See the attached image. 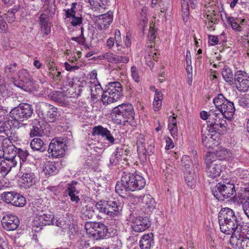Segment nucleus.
Listing matches in <instances>:
<instances>
[{"label": "nucleus", "mask_w": 249, "mask_h": 249, "mask_svg": "<svg viewBox=\"0 0 249 249\" xmlns=\"http://www.w3.org/2000/svg\"><path fill=\"white\" fill-rule=\"evenodd\" d=\"M145 185V179L140 175L129 172L122 173L120 181H118L115 187V191L120 196H124L127 191H135L141 190Z\"/></svg>", "instance_id": "f257e3e1"}, {"label": "nucleus", "mask_w": 249, "mask_h": 249, "mask_svg": "<svg viewBox=\"0 0 249 249\" xmlns=\"http://www.w3.org/2000/svg\"><path fill=\"white\" fill-rule=\"evenodd\" d=\"M217 112L215 109L213 114H210L209 121L207 122V127L202 128V142L205 146H207V139L209 140L213 139V137L216 134H220L222 133L220 128H226L227 126L224 116Z\"/></svg>", "instance_id": "f03ea898"}, {"label": "nucleus", "mask_w": 249, "mask_h": 249, "mask_svg": "<svg viewBox=\"0 0 249 249\" xmlns=\"http://www.w3.org/2000/svg\"><path fill=\"white\" fill-rule=\"evenodd\" d=\"M33 113V108L31 105L21 103L10 111L9 120L16 127H19L23 125L22 122L30 118Z\"/></svg>", "instance_id": "7ed1b4c3"}, {"label": "nucleus", "mask_w": 249, "mask_h": 249, "mask_svg": "<svg viewBox=\"0 0 249 249\" xmlns=\"http://www.w3.org/2000/svg\"><path fill=\"white\" fill-rule=\"evenodd\" d=\"M218 221L221 232L231 234L234 226L238 221L234 211L229 208H224L219 213Z\"/></svg>", "instance_id": "20e7f679"}, {"label": "nucleus", "mask_w": 249, "mask_h": 249, "mask_svg": "<svg viewBox=\"0 0 249 249\" xmlns=\"http://www.w3.org/2000/svg\"><path fill=\"white\" fill-rule=\"evenodd\" d=\"M110 115L116 124H124L129 120L134 119V109L130 104H122L114 107Z\"/></svg>", "instance_id": "39448f33"}, {"label": "nucleus", "mask_w": 249, "mask_h": 249, "mask_svg": "<svg viewBox=\"0 0 249 249\" xmlns=\"http://www.w3.org/2000/svg\"><path fill=\"white\" fill-rule=\"evenodd\" d=\"M123 95V88L119 82L109 83L107 89L102 95V100L104 105L107 106L118 101Z\"/></svg>", "instance_id": "423d86ee"}, {"label": "nucleus", "mask_w": 249, "mask_h": 249, "mask_svg": "<svg viewBox=\"0 0 249 249\" xmlns=\"http://www.w3.org/2000/svg\"><path fill=\"white\" fill-rule=\"evenodd\" d=\"M181 162L185 168L184 178L185 182L190 188L194 189L196 186V173L198 171V160L196 158H194L193 169H190L192 162L189 156L184 155L182 158Z\"/></svg>", "instance_id": "0eeeda50"}, {"label": "nucleus", "mask_w": 249, "mask_h": 249, "mask_svg": "<svg viewBox=\"0 0 249 249\" xmlns=\"http://www.w3.org/2000/svg\"><path fill=\"white\" fill-rule=\"evenodd\" d=\"M95 207L100 213L111 217L120 215L123 208L122 203L118 200H100L96 203Z\"/></svg>", "instance_id": "6e6552de"}, {"label": "nucleus", "mask_w": 249, "mask_h": 249, "mask_svg": "<svg viewBox=\"0 0 249 249\" xmlns=\"http://www.w3.org/2000/svg\"><path fill=\"white\" fill-rule=\"evenodd\" d=\"M205 172L207 176L212 179L220 177L224 168L221 161L215 159V155L212 153H208L205 159Z\"/></svg>", "instance_id": "1a4fd4ad"}, {"label": "nucleus", "mask_w": 249, "mask_h": 249, "mask_svg": "<svg viewBox=\"0 0 249 249\" xmlns=\"http://www.w3.org/2000/svg\"><path fill=\"white\" fill-rule=\"evenodd\" d=\"M213 102L225 118L228 120L232 118L235 112L232 102L228 101L222 94H218L217 96L213 99Z\"/></svg>", "instance_id": "9d476101"}, {"label": "nucleus", "mask_w": 249, "mask_h": 249, "mask_svg": "<svg viewBox=\"0 0 249 249\" xmlns=\"http://www.w3.org/2000/svg\"><path fill=\"white\" fill-rule=\"evenodd\" d=\"M36 112L38 116L45 121L54 122L56 119L57 115V108L45 102H41L37 103Z\"/></svg>", "instance_id": "9b49d317"}, {"label": "nucleus", "mask_w": 249, "mask_h": 249, "mask_svg": "<svg viewBox=\"0 0 249 249\" xmlns=\"http://www.w3.org/2000/svg\"><path fill=\"white\" fill-rule=\"evenodd\" d=\"M212 192L216 199L223 201L235 193V187L230 182L225 184L220 182L212 188Z\"/></svg>", "instance_id": "f8f14e48"}, {"label": "nucleus", "mask_w": 249, "mask_h": 249, "mask_svg": "<svg viewBox=\"0 0 249 249\" xmlns=\"http://www.w3.org/2000/svg\"><path fill=\"white\" fill-rule=\"evenodd\" d=\"M85 228L87 233L96 240L106 237L108 233V228L101 222H86Z\"/></svg>", "instance_id": "ddd939ff"}, {"label": "nucleus", "mask_w": 249, "mask_h": 249, "mask_svg": "<svg viewBox=\"0 0 249 249\" xmlns=\"http://www.w3.org/2000/svg\"><path fill=\"white\" fill-rule=\"evenodd\" d=\"M11 152L6 149L3 151V160L0 163V172L3 176L6 175L11 170V168L15 167L17 164L16 160V151H14L11 148Z\"/></svg>", "instance_id": "4468645a"}, {"label": "nucleus", "mask_w": 249, "mask_h": 249, "mask_svg": "<svg viewBox=\"0 0 249 249\" xmlns=\"http://www.w3.org/2000/svg\"><path fill=\"white\" fill-rule=\"evenodd\" d=\"M66 147L63 139L61 137L56 138L52 140L48 151L53 158H57L64 155Z\"/></svg>", "instance_id": "2eb2a0df"}, {"label": "nucleus", "mask_w": 249, "mask_h": 249, "mask_svg": "<svg viewBox=\"0 0 249 249\" xmlns=\"http://www.w3.org/2000/svg\"><path fill=\"white\" fill-rule=\"evenodd\" d=\"M1 199L6 203L22 207L26 204L25 197L19 194L14 192H4L1 195Z\"/></svg>", "instance_id": "dca6fc26"}, {"label": "nucleus", "mask_w": 249, "mask_h": 249, "mask_svg": "<svg viewBox=\"0 0 249 249\" xmlns=\"http://www.w3.org/2000/svg\"><path fill=\"white\" fill-rule=\"evenodd\" d=\"M249 76L243 71H237L234 75V83L237 89L241 92H245L249 88Z\"/></svg>", "instance_id": "f3484780"}, {"label": "nucleus", "mask_w": 249, "mask_h": 249, "mask_svg": "<svg viewBox=\"0 0 249 249\" xmlns=\"http://www.w3.org/2000/svg\"><path fill=\"white\" fill-rule=\"evenodd\" d=\"M233 229L230 243L233 242L235 238L240 240L249 237V226L247 223L238 220Z\"/></svg>", "instance_id": "a211bd4d"}, {"label": "nucleus", "mask_w": 249, "mask_h": 249, "mask_svg": "<svg viewBox=\"0 0 249 249\" xmlns=\"http://www.w3.org/2000/svg\"><path fill=\"white\" fill-rule=\"evenodd\" d=\"M14 85L25 91H30L33 87V82L28 72L21 69L18 72V79L14 82Z\"/></svg>", "instance_id": "6ab92c4d"}, {"label": "nucleus", "mask_w": 249, "mask_h": 249, "mask_svg": "<svg viewBox=\"0 0 249 249\" xmlns=\"http://www.w3.org/2000/svg\"><path fill=\"white\" fill-rule=\"evenodd\" d=\"M1 224L5 230L14 231L18 228L19 225V220L17 216L12 214H7L3 217L1 220Z\"/></svg>", "instance_id": "aec40b11"}, {"label": "nucleus", "mask_w": 249, "mask_h": 249, "mask_svg": "<svg viewBox=\"0 0 249 249\" xmlns=\"http://www.w3.org/2000/svg\"><path fill=\"white\" fill-rule=\"evenodd\" d=\"M150 225V221L147 218L138 217L132 220L131 227L133 231L141 232L147 229Z\"/></svg>", "instance_id": "412c9836"}, {"label": "nucleus", "mask_w": 249, "mask_h": 249, "mask_svg": "<svg viewBox=\"0 0 249 249\" xmlns=\"http://www.w3.org/2000/svg\"><path fill=\"white\" fill-rule=\"evenodd\" d=\"M98 25V28L100 30L107 28L113 20L112 12H108L107 13L101 15H94Z\"/></svg>", "instance_id": "4be33fe9"}, {"label": "nucleus", "mask_w": 249, "mask_h": 249, "mask_svg": "<svg viewBox=\"0 0 249 249\" xmlns=\"http://www.w3.org/2000/svg\"><path fill=\"white\" fill-rule=\"evenodd\" d=\"M77 5V3L76 2H73L71 4V8L64 10L66 18H72L71 23L73 26L79 25L82 24L83 21L82 18L81 16H75Z\"/></svg>", "instance_id": "5701e85b"}, {"label": "nucleus", "mask_w": 249, "mask_h": 249, "mask_svg": "<svg viewBox=\"0 0 249 249\" xmlns=\"http://www.w3.org/2000/svg\"><path fill=\"white\" fill-rule=\"evenodd\" d=\"M92 6V10L96 14L102 13L108 8L109 1L108 0H89Z\"/></svg>", "instance_id": "b1692460"}, {"label": "nucleus", "mask_w": 249, "mask_h": 249, "mask_svg": "<svg viewBox=\"0 0 249 249\" xmlns=\"http://www.w3.org/2000/svg\"><path fill=\"white\" fill-rule=\"evenodd\" d=\"M39 24L40 25L41 32L45 35L48 36L51 33V23L48 15L45 13H41L39 17Z\"/></svg>", "instance_id": "393cba45"}, {"label": "nucleus", "mask_w": 249, "mask_h": 249, "mask_svg": "<svg viewBox=\"0 0 249 249\" xmlns=\"http://www.w3.org/2000/svg\"><path fill=\"white\" fill-rule=\"evenodd\" d=\"M21 179L22 183L26 188L31 187L35 183V175L30 168L27 167L25 169V172L23 173Z\"/></svg>", "instance_id": "a878e982"}, {"label": "nucleus", "mask_w": 249, "mask_h": 249, "mask_svg": "<svg viewBox=\"0 0 249 249\" xmlns=\"http://www.w3.org/2000/svg\"><path fill=\"white\" fill-rule=\"evenodd\" d=\"M103 57L108 62L114 64L127 63L129 60L128 57L116 55L111 53H104Z\"/></svg>", "instance_id": "bb28decb"}, {"label": "nucleus", "mask_w": 249, "mask_h": 249, "mask_svg": "<svg viewBox=\"0 0 249 249\" xmlns=\"http://www.w3.org/2000/svg\"><path fill=\"white\" fill-rule=\"evenodd\" d=\"M81 208L80 212L84 219H92L96 215L94 209L89 205H87L86 201L80 202Z\"/></svg>", "instance_id": "cd10ccee"}, {"label": "nucleus", "mask_w": 249, "mask_h": 249, "mask_svg": "<svg viewBox=\"0 0 249 249\" xmlns=\"http://www.w3.org/2000/svg\"><path fill=\"white\" fill-rule=\"evenodd\" d=\"M227 19L228 22L231 24L232 29L237 32L241 31L243 26L247 22L245 18H234L230 16L227 17Z\"/></svg>", "instance_id": "c85d7f7f"}, {"label": "nucleus", "mask_w": 249, "mask_h": 249, "mask_svg": "<svg viewBox=\"0 0 249 249\" xmlns=\"http://www.w3.org/2000/svg\"><path fill=\"white\" fill-rule=\"evenodd\" d=\"M43 123L37 119L33 121L32 127L31 128L30 136L31 137H40L44 133V128L42 126Z\"/></svg>", "instance_id": "c756f323"}, {"label": "nucleus", "mask_w": 249, "mask_h": 249, "mask_svg": "<svg viewBox=\"0 0 249 249\" xmlns=\"http://www.w3.org/2000/svg\"><path fill=\"white\" fill-rule=\"evenodd\" d=\"M77 182H72L71 184H68V188L65 190L66 194L68 195L72 202H78L80 198L78 196L79 192L74 185L77 184Z\"/></svg>", "instance_id": "7c9ffc66"}, {"label": "nucleus", "mask_w": 249, "mask_h": 249, "mask_svg": "<svg viewBox=\"0 0 249 249\" xmlns=\"http://www.w3.org/2000/svg\"><path fill=\"white\" fill-rule=\"evenodd\" d=\"M140 197L147 212H152L155 209L156 203L151 195H144L142 196H140Z\"/></svg>", "instance_id": "2f4dec72"}, {"label": "nucleus", "mask_w": 249, "mask_h": 249, "mask_svg": "<svg viewBox=\"0 0 249 249\" xmlns=\"http://www.w3.org/2000/svg\"><path fill=\"white\" fill-rule=\"evenodd\" d=\"M152 244H154V236L152 232L142 235L140 241L141 249H150Z\"/></svg>", "instance_id": "473e14b6"}, {"label": "nucleus", "mask_w": 249, "mask_h": 249, "mask_svg": "<svg viewBox=\"0 0 249 249\" xmlns=\"http://www.w3.org/2000/svg\"><path fill=\"white\" fill-rule=\"evenodd\" d=\"M10 125L9 123L5 121L4 116L1 115L0 116V133H4L9 138L13 139V138H17V136L15 137L14 133L10 132L9 129Z\"/></svg>", "instance_id": "72a5a7b5"}, {"label": "nucleus", "mask_w": 249, "mask_h": 249, "mask_svg": "<svg viewBox=\"0 0 249 249\" xmlns=\"http://www.w3.org/2000/svg\"><path fill=\"white\" fill-rule=\"evenodd\" d=\"M89 83V86L91 92V98L94 100L97 98L99 92L102 91V89L96 78H94L93 81H90Z\"/></svg>", "instance_id": "f704fd0d"}, {"label": "nucleus", "mask_w": 249, "mask_h": 249, "mask_svg": "<svg viewBox=\"0 0 249 249\" xmlns=\"http://www.w3.org/2000/svg\"><path fill=\"white\" fill-rule=\"evenodd\" d=\"M30 147L34 151L43 152L46 149V146L43 141L40 138H34L30 142Z\"/></svg>", "instance_id": "c9c22d12"}, {"label": "nucleus", "mask_w": 249, "mask_h": 249, "mask_svg": "<svg viewBox=\"0 0 249 249\" xmlns=\"http://www.w3.org/2000/svg\"><path fill=\"white\" fill-rule=\"evenodd\" d=\"M231 244L234 249H249V237L240 240L235 238Z\"/></svg>", "instance_id": "e433bc0d"}, {"label": "nucleus", "mask_w": 249, "mask_h": 249, "mask_svg": "<svg viewBox=\"0 0 249 249\" xmlns=\"http://www.w3.org/2000/svg\"><path fill=\"white\" fill-rule=\"evenodd\" d=\"M153 107L155 111H159L161 108L162 105V94L160 90L156 89L155 91Z\"/></svg>", "instance_id": "4c0bfd02"}, {"label": "nucleus", "mask_w": 249, "mask_h": 249, "mask_svg": "<svg viewBox=\"0 0 249 249\" xmlns=\"http://www.w3.org/2000/svg\"><path fill=\"white\" fill-rule=\"evenodd\" d=\"M19 10V6L18 5L14 6V7L9 9L7 13L5 14V16L8 22L11 23L15 21V14L18 12Z\"/></svg>", "instance_id": "58836bf2"}, {"label": "nucleus", "mask_w": 249, "mask_h": 249, "mask_svg": "<svg viewBox=\"0 0 249 249\" xmlns=\"http://www.w3.org/2000/svg\"><path fill=\"white\" fill-rule=\"evenodd\" d=\"M212 153L215 155V159H217V160L220 161L226 159L230 156L229 152L226 149L223 147L219 148L215 152Z\"/></svg>", "instance_id": "ea45409f"}, {"label": "nucleus", "mask_w": 249, "mask_h": 249, "mask_svg": "<svg viewBox=\"0 0 249 249\" xmlns=\"http://www.w3.org/2000/svg\"><path fill=\"white\" fill-rule=\"evenodd\" d=\"M222 75L224 79L227 82L230 84L233 83V75L230 68L225 67L222 71Z\"/></svg>", "instance_id": "a19ab883"}, {"label": "nucleus", "mask_w": 249, "mask_h": 249, "mask_svg": "<svg viewBox=\"0 0 249 249\" xmlns=\"http://www.w3.org/2000/svg\"><path fill=\"white\" fill-rule=\"evenodd\" d=\"M208 14H207L206 18L208 21H210L214 24L218 23L219 15L217 14V11L215 9L210 10L208 9Z\"/></svg>", "instance_id": "79ce46f5"}, {"label": "nucleus", "mask_w": 249, "mask_h": 249, "mask_svg": "<svg viewBox=\"0 0 249 249\" xmlns=\"http://www.w3.org/2000/svg\"><path fill=\"white\" fill-rule=\"evenodd\" d=\"M18 70L17 64L16 63L10 64L8 65L5 68V73L8 76L12 77L14 79H17L15 77V73Z\"/></svg>", "instance_id": "37998d69"}, {"label": "nucleus", "mask_w": 249, "mask_h": 249, "mask_svg": "<svg viewBox=\"0 0 249 249\" xmlns=\"http://www.w3.org/2000/svg\"><path fill=\"white\" fill-rule=\"evenodd\" d=\"M181 9L183 20L186 22L188 20V17L189 14V4L188 3V0H181Z\"/></svg>", "instance_id": "c03bdc74"}, {"label": "nucleus", "mask_w": 249, "mask_h": 249, "mask_svg": "<svg viewBox=\"0 0 249 249\" xmlns=\"http://www.w3.org/2000/svg\"><path fill=\"white\" fill-rule=\"evenodd\" d=\"M108 129L107 128L103 127L102 125H97L93 127L92 131V136H101L102 137H105V135L107 134Z\"/></svg>", "instance_id": "a18cd8bd"}, {"label": "nucleus", "mask_w": 249, "mask_h": 249, "mask_svg": "<svg viewBox=\"0 0 249 249\" xmlns=\"http://www.w3.org/2000/svg\"><path fill=\"white\" fill-rule=\"evenodd\" d=\"M44 171L46 174L51 176L57 173V169L53 163L48 162L46 164Z\"/></svg>", "instance_id": "49530a36"}, {"label": "nucleus", "mask_w": 249, "mask_h": 249, "mask_svg": "<svg viewBox=\"0 0 249 249\" xmlns=\"http://www.w3.org/2000/svg\"><path fill=\"white\" fill-rule=\"evenodd\" d=\"M51 222L53 225L55 224L56 226L60 227L64 232L66 231L69 225V224L66 223L65 221L60 219H55L54 217L51 218Z\"/></svg>", "instance_id": "de8ad7c7"}, {"label": "nucleus", "mask_w": 249, "mask_h": 249, "mask_svg": "<svg viewBox=\"0 0 249 249\" xmlns=\"http://www.w3.org/2000/svg\"><path fill=\"white\" fill-rule=\"evenodd\" d=\"M234 173L236 176L240 178H247L249 176V171L244 168H238L234 171Z\"/></svg>", "instance_id": "09e8293b"}, {"label": "nucleus", "mask_w": 249, "mask_h": 249, "mask_svg": "<svg viewBox=\"0 0 249 249\" xmlns=\"http://www.w3.org/2000/svg\"><path fill=\"white\" fill-rule=\"evenodd\" d=\"M10 95V91L8 89L4 83L0 84V99L6 98Z\"/></svg>", "instance_id": "8fccbe9b"}, {"label": "nucleus", "mask_w": 249, "mask_h": 249, "mask_svg": "<svg viewBox=\"0 0 249 249\" xmlns=\"http://www.w3.org/2000/svg\"><path fill=\"white\" fill-rule=\"evenodd\" d=\"M157 32V30L154 27V25H151L148 34V38L150 41L153 42L154 41L156 37Z\"/></svg>", "instance_id": "3c124183"}, {"label": "nucleus", "mask_w": 249, "mask_h": 249, "mask_svg": "<svg viewBox=\"0 0 249 249\" xmlns=\"http://www.w3.org/2000/svg\"><path fill=\"white\" fill-rule=\"evenodd\" d=\"M242 208L246 215L249 218V196L242 201Z\"/></svg>", "instance_id": "603ef678"}, {"label": "nucleus", "mask_w": 249, "mask_h": 249, "mask_svg": "<svg viewBox=\"0 0 249 249\" xmlns=\"http://www.w3.org/2000/svg\"><path fill=\"white\" fill-rule=\"evenodd\" d=\"M131 74L133 79L137 83L140 81V77L139 75L138 69L135 66H132L131 68Z\"/></svg>", "instance_id": "864d4df0"}, {"label": "nucleus", "mask_w": 249, "mask_h": 249, "mask_svg": "<svg viewBox=\"0 0 249 249\" xmlns=\"http://www.w3.org/2000/svg\"><path fill=\"white\" fill-rule=\"evenodd\" d=\"M145 139L144 137L142 135H139L137 138V150H139V149L142 148V150H145V147L144 146Z\"/></svg>", "instance_id": "5fc2aeb1"}, {"label": "nucleus", "mask_w": 249, "mask_h": 249, "mask_svg": "<svg viewBox=\"0 0 249 249\" xmlns=\"http://www.w3.org/2000/svg\"><path fill=\"white\" fill-rule=\"evenodd\" d=\"M29 153L27 150H23L20 149L18 150V156H16V160H17L18 159H20L23 161H24L26 160L27 157L29 156Z\"/></svg>", "instance_id": "6e6d98bb"}, {"label": "nucleus", "mask_w": 249, "mask_h": 249, "mask_svg": "<svg viewBox=\"0 0 249 249\" xmlns=\"http://www.w3.org/2000/svg\"><path fill=\"white\" fill-rule=\"evenodd\" d=\"M70 237L74 236L77 233L76 226L74 224H69L68 226L67 231Z\"/></svg>", "instance_id": "4d7b16f0"}, {"label": "nucleus", "mask_w": 249, "mask_h": 249, "mask_svg": "<svg viewBox=\"0 0 249 249\" xmlns=\"http://www.w3.org/2000/svg\"><path fill=\"white\" fill-rule=\"evenodd\" d=\"M55 12V6L53 3H52L47 6L45 13L47 14L50 17L53 16Z\"/></svg>", "instance_id": "13d9d810"}, {"label": "nucleus", "mask_w": 249, "mask_h": 249, "mask_svg": "<svg viewBox=\"0 0 249 249\" xmlns=\"http://www.w3.org/2000/svg\"><path fill=\"white\" fill-rule=\"evenodd\" d=\"M238 105L243 107H249V98L246 97H243L238 99Z\"/></svg>", "instance_id": "bf43d9fd"}, {"label": "nucleus", "mask_w": 249, "mask_h": 249, "mask_svg": "<svg viewBox=\"0 0 249 249\" xmlns=\"http://www.w3.org/2000/svg\"><path fill=\"white\" fill-rule=\"evenodd\" d=\"M215 109H211L209 112H207L205 111H202L200 112V118L204 120H208V121H209V117L210 116V114H213L214 111Z\"/></svg>", "instance_id": "052dcab7"}, {"label": "nucleus", "mask_w": 249, "mask_h": 249, "mask_svg": "<svg viewBox=\"0 0 249 249\" xmlns=\"http://www.w3.org/2000/svg\"><path fill=\"white\" fill-rule=\"evenodd\" d=\"M209 43L212 45L214 46L218 44L219 38L217 36L213 35H208Z\"/></svg>", "instance_id": "680f3d73"}, {"label": "nucleus", "mask_w": 249, "mask_h": 249, "mask_svg": "<svg viewBox=\"0 0 249 249\" xmlns=\"http://www.w3.org/2000/svg\"><path fill=\"white\" fill-rule=\"evenodd\" d=\"M168 128L171 132V135L173 137H175L177 136L178 131L177 124L168 125Z\"/></svg>", "instance_id": "e2e57ef3"}, {"label": "nucleus", "mask_w": 249, "mask_h": 249, "mask_svg": "<svg viewBox=\"0 0 249 249\" xmlns=\"http://www.w3.org/2000/svg\"><path fill=\"white\" fill-rule=\"evenodd\" d=\"M165 142H166V146L165 149L167 150H169L173 148L174 147V144L172 140V139L169 137H166L165 138Z\"/></svg>", "instance_id": "0e129e2a"}, {"label": "nucleus", "mask_w": 249, "mask_h": 249, "mask_svg": "<svg viewBox=\"0 0 249 249\" xmlns=\"http://www.w3.org/2000/svg\"><path fill=\"white\" fill-rule=\"evenodd\" d=\"M8 28V25L2 16L0 15V32L4 31Z\"/></svg>", "instance_id": "69168bd1"}, {"label": "nucleus", "mask_w": 249, "mask_h": 249, "mask_svg": "<svg viewBox=\"0 0 249 249\" xmlns=\"http://www.w3.org/2000/svg\"><path fill=\"white\" fill-rule=\"evenodd\" d=\"M120 154H118V152L114 155H111L110 158V164L111 165L116 164L118 162Z\"/></svg>", "instance_id": "338daca9"}, {"label": "nucleus", "mask_w": 249, "mask_h": 249, "mask_svg": "<svg viewBox=\"0 0 249 249\" xmlns=\"http://www.w3.org/2000/svg\"><path fill=\"white\" fill-rule=\"evenodd\" d=\"M206 4L205 5V7L206 8L210 10H212V9H216V7L214 3V1L212 0H206L205 1Z\"/></svg>", "instance_id": "774afa93"}]
</instances>
